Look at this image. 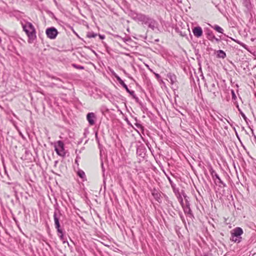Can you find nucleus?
Segmentation results:
<instances>
[{"label": "nucleus", "mask_w": 256, "mask_h": 256, "mask_svg": "<svg viewBox=\"0 0 256 256\" xmlns=\"http://www.w3.org/2000/svg\"><path fill=\"white\" fill-rule=\"evenodd\" d=\"M120 84L122 85L125 88L126 92H129V89L126 84L124 82H123Z\"/></svg>", "instance_id": "22"}, {"label": "nucleus", "mask_w": 256, "mask_h": 256, "mask_svg": "<svg viewBox=\"0 0 256 256\" xmlns=\"http://www.w3.org/2000/svg\"><path fill=\"white\" fill-rule=\"evenodd\" d=\"M218 56L224 58L226 56V54L223 50H219L218 51Z\"/></svg>", "instance_id": "17"}, {"label": "nucleus", "mask_w": 256, "mask_h": 256, "mask_svg": "<svg viewBox=\"0 0 256 256\" xmlns=\"http://www.w3.org/2000/svg\"><path fill=\"white\" fill-rule=\"evenodd\" d=\"M86 120L90 125L93 126L95 124L96 120V115L94 112H89L86 115Z\"/></svg>", "instance_id": "7"}, {"label": "nucleus", "mask_w": 256, "mask_h": 256, "mask_svg": "<svg viewBox=\"0 0 256 256\" xmlns=\"http://www.w3.org/2000/svg\"><path fill=\"white\" fill-rule=\"evenodd\" d=\"M72 66L77 69L83 70L84 68V67L83 66L77 65L76 64H72Z\"/></svg>", "instance_id": "21"}, {"label": "nucleus", "mask_w": 256, "mask_h": 256, "mask_svg": "<svg viewBox=\"0 0 256 256\" xmlns=\"http://www.w3.org/2000/svg\"><path fill=\"white\" fill-rule=\"evenodd\" d=\"M20 24L24 31L26 32L28 38V42L32 43L36 38V32L34 26L31 22H24L21 21Z\"/></svg>", "instance_id": "1"}, {"label": "nucleus", "mask_w": 256, "mask_h": 256, "mask_svg": "<svg viewBox=\"0 0 256 256\" xmlns=\"http://www.w3.org/2000/svg\"><path fill=\"white\" fill-rule=\"evenodd\" d=\"M116 78L118 81V82L120 83V84L124 82L118 76H116Z\"/></svg>", "instance_id": "26"}, {"label": "nucleus", "mask_w": 256, "mask_h": 256, "mask_svg": "<svg viewBox=\"0 0 256 256\" xmlns=\"http://www.w3.org/2000/svg\"><path fill=\"white\" fill-rule=\"evenodd\" d=\"M100 38L102 40H103L105 36L104 35H99Z\"/></svg>", "instance_id": "30"}, {"label": "nucleus", "mask_w": 256, "mask_h": 256, "mask_svg": "<svg viewBox=\"0 0 256 256\" xmlns=\"http://www.w3.org/2000/svg\"><path fill=\"white\" fill-rule=\"evenodd\" d=\"M238 111L240 112L241 116H242V118H244V119H246V118L245 116V114L243 113V112L241 110L240 108H238Z\"/></svg>", "instance_id": "25"}, {"label": "nucleus", "mask_w": 256, "mask_h": 256, "mask_svg": "<svg viewBox=\"0 0 256 256\" xmlns=\"http://www.w3.org/2000/svg\"><path fill=\"white\" fill-rule=\"evenodd\" d=\"M62 216V214L58 210H56L54 211V224L59 234V236L61 240H64V234L62 230L60 228V220Z\"/></svg>", "instance_id": "2"}, {"label": "nucleus", "mask_w": 256, "mask_h": 256, "mask_svg": "<svg viewBox=\"0 0 256 256\" xmlns=\"http://www.w3.org/2000/svg\"><path fill=\"white\" fill-rule=\"evenodd\" d=\"M146 24L148 25L150 28L154 30V29L156 27L157 23L156 20L151 18H150L147 22V24Z\"/></svg>", "instance_id": "10"}, {"label": "nucleus", "mask_w": 256, "mask_h": 256, "mask_svg": "<svg viewBox=\"0 0 256 256\" xmlns=\"http://www.w3.org/2000/svg\"><path fill=\"white\" fill-rule=\"evenodd\" d=\"M181 204H182V200H181Z\"/></svg>", "instance_id": "35"}, {"label": "nucleus", "mask_w": 256, "mask_h": 256, "mask_svg": "<svg viewBox=\"0 0 256 256\" xmlns=\"http://www.w3.org/2000/svg\"><path fill=\"white\" fill-rule=\"evenodd\" d=\"M244 2V5L248 7L249 4H250V0H242Z\"/></svg>", "instance_id": "23"}, {"label": "nucleus", "mask_w": 256, "mask_h": 256, "mask_svg": "<svg viewBox=\"0 0 256 256\" xmlns=\"http://www.w3.org/2000/svg\"><path fill=\"white\" fill-rule=\"evenodd\" d=\"M184 210L185 214H189L190 215L192 214V210L189 204H186L184 207Z\"/></svg>", "instance_id": "16"}, {"label": "nucleus", "mask_w": 256, "mask_h": 256, "mask_svg": "<svg viewBox=\"0 0 256 256\" xmlns=\"http://www.w3.org/2000/svg\"><path fill=\"white\" fill-rule=\"evenodd\" d=\"M130 16L132 18L137 22H142V24H147V22L150 19V17L142 14L136 13L134 12H130Z\"/></svg>", "instance_id": "4"}, {"label": "nucleus", "mask_w": 256, "mask_h": 256, "mask_svg": "<svg viewBox=\"0 0 256 256\" xmlns=\"http://www.w3.org/2000/svg\"><path fill=\"white\" fill-rule=\"evenodd\" d=\"M210 174H211V175H212V177L213 179H214V176H214V174H216V172H215L214 170H212L210 171Z\"/></svg>", "instance_id": "27"}, {"label": "nucleus", "mask_w": 256, "mask_h": 256, "mask_svg": "<svg viewBox=\"0 0 256 256\" xmlns=\"http://www.w3.org/2000/svg\"><path fill=\"white\" fill-rule=\"evenodd\" d=\"M232 98H235L236 96L233 90H232Z\"/></svg>", "instance_id": "31"}, {"label": "nucleus", "mask_w": 256, "mask_h": 256, "mask_svg": "<svg viewBox=\"0 0 256 256\" xmlns=\"http://www.w3.org/2000/svg\"><path fill=\"white\" fill-rule=\"evenodd\" d=\"M96 36V34L92 32H88L87 34V36L89 38H95Z\"/></svg>", "instance_id": "20"}, {"label": "nucleus", "mask_w": 256, "mask_h": 256, "mask_svg": "<svg viewBox=\"0 0 256 256\" xmlns=\"http://www.w3.org/2000/svg\"><path fill=\"white\" fill-rule=\"evenodd\" d=\"M152 194L156 200H157L158 202H160L161 198L160 194L159 192H158L156 191H154V192H152Z\"/></svg>", "instance_id": "13"}, {"label": "nucleus", "mask_w": 256, "mask_h": 256, "mask_svg": "<svg viewBox=\"0 0 256 256\" xmlns=\"http://www.w3.org/2000/svg\"><path fill=\"white\" fill-rule=\"evenodd\" d=\"M236 107H237V108H238H238H239V106H238V105H237V106H236Z\"/></svg>", "instance_id": "34"}, {"label": "nucleus", "mask_w": 256, "mask_h": 256, "mask_svg": "<svg viewBox=\"0 0 256 256\" xmlns=\"http://www.w3.org/2000/svg\"><path fill=\"white\" fill-rule=\"evenodd\" d=\"M192 32L194 36L197 38L200 37L202 34V30L200 26H196L193 28Z\"/></svg>", "instance_id": "9"}, {"label": "nucleus", "mask_w": 256, "mask_h": 256, "mask_svg": "<svg viewBox=\"0 0 256 256\" xmlns=\"http://www.w3.org/2000/svg\"><path fill=\"white\" fill-rule=\"evenodd\" d=\"M214 40H215L218 42H220V39H218V38H216V36H215V38H214Z\"/></svg>", "instance_id": "32"}, {"label": "nucleus", "mask_w": 256, "mask_h": 256, "mask_svg": "<svg viewBox=\"0 0 256 256\" xmlns=\"http://www.w3.org/2000/svg\"><path fill=\"white\" fill-rule=\"evenodd\" d=\"M172 189H173L174 192V193L176 194L177 192H178V190L176 188V185L175 184L174 185V188H172Z\"/></svg>", "instance_id": "29"}, {"label": "nucleus", "mask_w": 256, "mask_h": 256, "mask_svg": "<svg viewBox=\"0 0 256 256\" xmlns=\"http://www.w3.org/2000/svg\"><path fill=\"white\" fill-rule=\"evenodd\" d=\"M243 233L242 230L239 227H237L234 230H232L231 232V234H234V236H236L237 238H242L241 235Z\"/></svg>", "instance_id": "8"}, {"label": "nucleus", "mask_w": 256, "mask_h": 256, "mask_svg": "<svg viewBox=\"0 0 256 256\" xmlns=\"http://www.w3.org/2000/svg\"><path fill=\"white\" fill-rule=\"evenodd\" d=\"M78 174L82 178H85V174L84 172H83L82 170H80L78 172Z\"/></svg>", "instance_id": "19"}, {"label": "nucleus", "mask_w": 256, "mask_h": 256, "mask_svg": "<svg viewBox=\"0 0 256 256\" xmlns=\"http://www.w3.org/2000/svg\"><path fill=\"white\" fill-rule=\"evenodd\" d=\"M54 146L58 155L63 158L66 156V151L64 149V144L62 141L58 140L54 142Z\"/></svg>", "instance_id": "3"}, {"label": "nucleus", "mask_w": 256, "mask_h": 256, "mask_svg": "<svg viewBox=\"0 0 256 256\" xmlns=\"http://www.w3.org/2000/svg\"><path fill=\"white\" fill-rule=\"evenodd\" d=\"M207 35H208V38L212 42L214 40V38H215V36L213 34L212 32L210 30H208V33H207Z\"/></svg>", "instance_id": "15"}, {"label": "nucleus", "mask_w": 256, "mask_h": 256, "mask_svg": "<svg viewBox=\"0 0 256 256\" xmlns=\"http://www.w3.org/2000/svg\"><path fill=\"white\" fill-rule=\"evenodd\" d=\"M155 76L156 77V78H160V76L158 74H156Z\"/></svg>", "instance_id": "33"}, {"label": "nucleus", "mask_w": 256, "mask_h": 256, "mask_svg": "<svg viewBox=\"0 0 256 256\" xmlns=\"http://www.w3.org/2000/svg\"><path fill=\"white\" fill-rule=\"evenodd\" d=\"M208 90L212 92L214 96H216L218 94L219 86L216 80H212L208 86Z\"/></svg>", "instance_id": "5"}, {"label": "nucleus", "mask_w": 256, "mask_h": 256, "mask_svg": "<svg viewBox=\"0 0 256 256\" xmlns=\"http://www.w3.org/2000/svg\"><path fill=\"white\" fill-rule=\"evenodd\" d=\"M210 26L212 28H214V30H215L216 32H218L219 33H221V34H223V32H224V30L223 29L220 27V26H218V25H214V26H212V25H210Z\"/></svg>", "instance_id": "14"}, {"label": "nucleus", "mask_w": 256, "mask_h": 256, "mask_svg": "<svg viewBox=\"0 0 256 256\" xmlns=\"http://www.w3.org/2000/svg\"><path fill=\"white\" fill-rule=\"evenodd\" d=\"M214 179L215 182L216 184H222L224 186H225L226 184L224 183V182L221 180L220 176L217 174H214Z\"/></svg>", "instance_id": "12"}, {"label": "nucleus", "mask_w": 256, "mask_h": 256, "mask_svg": "<svg viewBox=\"0 0 256 256\" xmlns=\"http://www.w3.org/2000/svg\"><path fill=\"white\" fill-rule=\"evenodd\" d=\"M168 180H169V182H170L172 188H174V184L173 183L172 181L171 180V179L169 177H168Z\"/></svg>", "instance_id": "28"}, {"label": "nucleus", "mask_w": 256, "mask_h": 256, "mask_svg": "<svg viewBox=\"0 0 256 256\" xmlns=\"http://www.w3.org/2000/svg\"><path fill=\"white\" fill-rule=\"evenodd\" d=\"M242 238L234 236V234H231L230 240L235 242H240L241 241Z\"/></svg>", "instance_id": "18"}, {"label": "nucleus", "mask_w": 256, "mask_h": 256, "mask_svg": "<svg viewBox=\"0 0 256 256\" xmlns=\"http://www.w3.org/2000/svg\"><path fill=\"white\" fill-rule=\"evenodd\" d=\"M128 92L132 96H133V98H135L136 97V96H135V94H134V92L133 91V90H129V92Z\"/></svg>", "instance_id": "24"}, {"label": "nucleus", "mask_w": 256, "mask_h": 256, "mask_svg": "<svg viewBox=\"0 0 256 256\" xmlns=\"http://www.w3.org/2000/svg\"><path fill=\"white\" fill-rule=\"evenodd\" d=\"M46 34L48 38L50 39L53 40L56 37L58 34V32L55 28L51 27L48 28L46 30Z\"/></svg>", "instance_id": "6"}, {"label": "nucleus", "mask_w": 256, "mask_h": 256, "mask_svg": "<svg viewBox=\"0 0 256 256\" xmlns=\"http://www.w3.org/2000/svg\"><path fill=\"white\" fill-rule=\"evenodd\" d=\"M166 77L169 79L172 84H174L176 82V75L172 73H168Z\"/></svg>", "instance_id": "11"}]
</instances>
